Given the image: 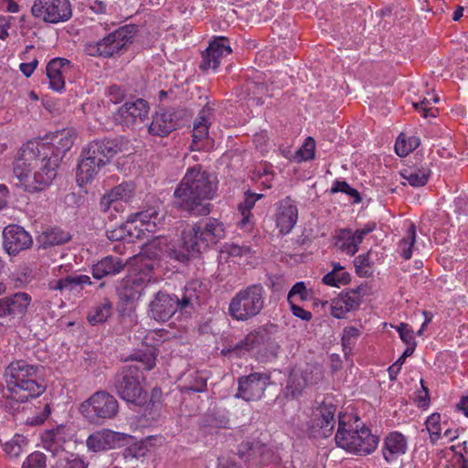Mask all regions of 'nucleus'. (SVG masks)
<instances>
[{
    "label": "nucleus",
    "mask_w": 468,
    "mask_h": 468,
    "mask_svg": "<svg viewBox=\"0 0 468 468\" xmlns=\"http://www.w3.org/2000/svg\"><path fill=\"white\" fill-rule=\"evenodd\" d=\"M121 151L122 144L117 138L90 142L81 152L77 166V182L83 185L93 180L99 171Z\"/></svg>",
    "instance_id": "6"
},
{
    "label": "nucleus",
    "mask_w": 468,
    "mask_h": 468,
    "mask_svg": "<svg viewBox=\"0 0 468 468\" xmlns=\"http://www.w3.org/2000/svg\"><path fill=\"white\" fill-rule=\"evenodd\" d=\"M27 444V440L24 435L15 434L14 437L4 444L3 450L10 457H18L23 447Z\"/></svg>",
    "instance_id": "38"
},
{
    "label": "nucleus",
    "mask_w": 468,
    "mask_h": 468,
    "mask_svg": "<svg viewBox=\"0 0 468 468\" xmlns=\"http://www.w3.org/2000/svg\"><path fill=\"white\" fill-rule=\"evenodd\" d=\"M180 381L182 390L203 392L207 388V377L197 370L184 373Z\"/></svg>",
    "instance_id": "34"
},
{
    "label": "nucleus",
    "mask_w": 468,
    "mask_h": 468,
    "mask_svg": "<svg viewBox=\"0 0 468 468\" xmlns=\"http://www.w3.org/2000/svg\"><path fill=\"white\" fill-rule=\"evenodd\" d=\"M349 310H346L345 302L341 297L332 300L331 314L335 318H343Z\"/></svg>",
    "instance_id": "57"
},
{
    "label": "nucleus",
    "mask_w": 468,
    "mask_h": 468,
    "mask_svg": "<svg viewBox=\"0 0 468 468\" xmlns=\"http://www.w3.org/2000/svg\"><path fill=\"white\" fill-rule=\"evenodd\" d=\"M133 360L135 363L133 365H138L141 367L143 372L149 371L155 367V356L153 353H143L134 356Z\"/></svg>",
    "instance_id": "50"
},
{
    "label": "nucleus",
    "mask_w": 468,
    "mask_h": 468,
    "mask_svg": "<svg viewBox=\"0 0 468 468\" xmlns=\"http://www.w3.org/2000/svg\"><path fill=\"white\" fill-rule=\"evenodd\" d=\"M419 145L418 139L411 138L409 146L406 145L405 141H398L395 145L396 153L399 156H406L410 152L414 150Z\"/></svg>",
    "instance_id": "59"
},
{
    "label": "nucleus",
    "mask_w": 468,
    "mask_h": 468,
    "mask_svg": "<svg viewBox=\"0 0 468 468\" xmlns=\"http://www.w3.org/2000/svg\"><path fill=\"white\" fill-rule=\"evenodd\" d=\"M180 125L179 112L174 109H169L161 112H156L153 116L148 132L154 136L165 137L176 130Z\"/></svg>",
    "instance_id": "25"
},
{
    "label": "nucleus",
    "mask_w": 468,
    "mask_h": 468,
    "mask_svg": "<svg viewBox=\"0 0 468 468\" xmlns=\"http://www.w3.org/2000/svg\"><path fill=\"white\" fill-rule=\"evenodd\" d=\"M335 246L350 256L357 252V247L354 243L351 229L346 228L340 229L336 237Z\"/></svg>",
    "instance_id": "37"
},
{
    "label": "nucleus",
    "mask_w": 468,
    "mask_h": 468,
    "mask_svg": "<svg viewBox=\"0 0 468 468\" xmlns=\"http://www.w3.org/2000/svg\"><path fill=\"white\" fill-rule=\"evenodd\" d=\"M296 295H299L301 301L308 299V292L303 282H298L292 287L287 296L288 303L292 302V298Z\"/></svg>",
    "instance_id": "55"
},
{
    "label": "nucleus",
    "mask_w": 468,
    "mask_h": 468,
    "mask_svg": "<svg viewBox=\"0 0 468 468\" xmlns=\"http://www.w3.org/2000/svg\"><path fill=\"white\" fill-rule=\"evenodd\" d=\"M145 377L138 365H125L118 369L112 378V388L124 401L138 407L147 402L148 394L144 387Z\"/></svg>",
    "instance_id": "8"
},
{
    "label": "nucleus",
    "mask_w": 468,
    "mask_h": 468,
    "mask_svg": "<svg viewBox=\"0 0 468 468\" xmlns=\"http://www.w3.org/2000/svg\"><path fill=\"white\" fill-rule=\"evenodd\" d=\"M48 149L43 140H31L23 144L14 162V175L19 186L28 193L44 190L51 182L42 185L37 176H46L48 169Z\"/></svg>",
    "instance_id": "3"
},
{
    "label": "nucleus",
    "mask_w": 468,
    "mask_h": 468,
    "mask_svg": "<svg viewBox=\"0 0 468 468\" xmlns=\"http://www.w3.org/2000/svg\"><path fill=\"white\" fill-rule=\"evenodd\" d=\"M126 90L117 84H112L108 88L107 96L112 103H120L123 101Z\"/></svg>",
    "instance_id": "56"
},
{
    "label": "nucleus",
    "mask_w": 468,
    "mask_h": 468,
    "mask_svg": "<svg viewBox=\"0 0 468 468\" xmlns=\"http://www.w3.org/2000/svg\"><path fill=\"white\" fill-rule=\"evenodd\" d=\"M250 338V333L240 341L236 343L233 346H230L227 349L222 350L223 355H229V354H236L238 356H240L244 352H249L255 348V346L253 343L249 341Z\"/></svg>",
    "instance_id": "46"
},
{
    "label": "nucleus",
    "mask_w": 468,
    "mask_h": 468,
    "mask_svg": "<svg viewBox=\"0 0 468 468\" xmlns=\"http://www.w3.org/2000/svg\"><path fill=\"white\" fill-rule=\"evenodd\" d=\"M31 13L46 23L58 24L71 18L72 8L69 0H35Z\"/></svg>",
    "instance_id": "16"
},
{
    "label": "nucleus",
    "mask_w": 468,
    "mask_h": 468,
    "mask_svg": "<svg viewBox=\"0 0 468 468\" xmlns=\"http://www.w3.org/2000/svg\"><path fill=\"white\" fill-rule=\"evenodd\" d=\"M265 306V290L254 283L239 290L229 303V314L236 321L246 322L261 314Z\"/></svg>",
    "instance_id": "10"
},
{
    "label": "nucleus",
    "mask_w": 468,
    "mask_h": 468,
    "mask_svg": "<svg viewBox=\"0 0 468 468\" xmlns=\"http://www.w3.org/2000/svg\"><path fill=\"white\" fill-rule=\"evenodd\" d=\"M217 176L197 164L186 172L174 191L172 206L191 216H207L213 208L210 201L216 197Z\"/></svg>",
    "instance_id": "2"
},
{
    "label": "nucleus",
    "mask_w": 468,
    "mask_h": 468,
    "mask_svg": "<svg viewBox=\"0 0 468 468\" xmlns=\"http://www.w3.org/2000/svg\"><path fill=\"white\" fill-rule=\"evenodd\" d=\"M139 31L138 26L127 24L107 34L99 41H90L84 46V51L91 57L112 58L122 54L133 42Z\"/></svg>",
    "instance_id": "9"
},
{
    "label": "nucleus",
    "mask_w": 468,
    "mask_h": 468,
    "mask_svg": "<svg viewBox=\"0 0 468 468\" xmlns=\"http://www.w3.org/2000/svg\"><path fill=\"white\" fill-rule=\"evenodd\" d=\"M341 342H342L344 355H345L346 358H348L352 355V350H353L356 341L352 340L349 337L343 335Z\"/></svg>",
    "instance_id": "64"
},
{
    "label": "nucleus",
    "mask_w": 468,
    "mask_h": 468,
    "mask_svg": "<svg viewBox=\"0 0 468 468\" xmlns=\"http://www.w3.org/2000/svg\"><path fill=\"white\" fill-rule=\"evenodd\" d=\"M263 195L261 194H256L250 191L245 193L244 202L239 205V209L241 210V214L243 216L241 220L242 224H245L249 221L251 208L255 206L256 201L261 199Z\"/></svg>",
    "instance_id": "44"
},
{
    "label": "nucleus",
    "mask_w": 468,
    "mask_h": 468,
    "mask_svg": "<svg viewBox=\"0 0 468 468\" xmlns=\"http://www.w3.org/2000/svg\"><path fill=\"white\" fill-rule=\"evenodd\" d=\"M32 297L25 292H18L0 298V318L6 322H20L31 304Z\"/></svg>",
    "instance_id": "19"
},
{
    "label": "nucleus",
    "mask_w": 468,
    "mask_h": 468,
    "mask_svg": "<svg viewBox=\"0 0 468 468\" xmlns=\"http://www.w3.org/2000/svg\"><path fill=\"white\" fill-rule=\"evenodd\" d=\"M203 292L202 283L198 281L187 282L180 294L159 291L149 304V313L158 322H166L176 314L190 315L200 305Z\"/></svg>",
    "instance_id": "5"
},
{
    "label": "nucleus",
    "mask_w": 468,
    "mask_h": 468,
    "mask_svg": "<svg viewBox=\"0 0 468 468\" xmlns=\"http://www.w3.org/2000/svg\"><path fill=\"white\" fill-rule=\"evenodd\" d=\"M271 383V376L267 373L253 372L238 378V390L235 395L245 401L260 400Z\"/></svg>",
    "instance_id": "17"
},
{
    "label": "nucleus",
    "mask_w": 468,
    "mask_h": 468,
    "mask_svg": "<svg viewBox=\"0 0 468 468\" xmlns=\"http://www.w3.org/2000/svg\"><path fill=\"white\" fill-rule=\"evenodd\" d=\"M298 219V208L294 201L287 197L279 202L276 213V226L282 234H288Z\"/></svg>",
    "instance_id": "26"
},
{
    "label": "nucleus",
    "mask_w": 468,
    "mask_h": 468,
    "mask_svg": "<svg viewBox=\"0 0 468 468\" xmlns=\"http://www.w3.org/2000/svg\"><path fill=\"white\" fill-rule=\"evenodd\" d=\"M112 303L108 298L95 306H93L88 313L87 320L91 325L103 324L112 314Z\"/></svg>",
    "instance_id": "35"
},
{
    "label": "nucleus",
    "mask_w": 468,
    "mask_h": 468,
    "mask_svg": "<svg viewBox=\"0 0 468 468\" xmlns=\"http://www.w3.org/2000/svg\"><path fill=\"white\" fill-rule=\"evenodd\" d=\"M351 282V275L347 271L337 272L334 276V282L332 283H325L329 286L339 287L340 285L348 284Z\"/></svg>",
    "instance_id": "62"
},
{
    "label": "nucleus",
    "mask_w": 468,
    "mask_h": 468,
    "mask_svg": "<svg viewBox=\"0 0 468 468\" xmlns=\"http://www.w3.org/2000/svg\"><path fill=\"white\" fill-rule=\"evenodd\" d=\"M248 94L258 101V103L262 104L263 96L268 95V86L264 82L249 81L246 84Z\"/></svg>",
    "instance_id": "45"
},
{
    "label": "nucleus",
    "mask_w": 468,
    "mask_h": 468,
    "mask_svg": "<svg viewBox=\"0 0 468 468\" xmlns=\"http://www.w3.org/2000/svg\"><path fill=\"white\" fill-rule=\"evenodd\" d=\"M71 62L64 58H52L46 67L49 87L55 91H61L65 88V74L70 71Z\"/></svg>",
    "instance_id": "28"
},
{
    "label": "nucleus",
    "mask_w": 468,
    "mask_h": 468,
    "mask_svg": "<svg viewBox=\"0 0 468 468\" xmlns=\"http://www.w3.org/2000/svg\"><path fill=\"white\" fill-rule=\"evenodd\" d=\"M38 65V60L37 58H34L32 59V61L30 62H24V63H21L20 66H19V69L21 70V72L26 76V77H30L34 70L36 69V68L37 67Z\"/></svg>",
    "instance_id": "63"
},
{
    "label": "nucleus",
    "mask_w": 468,
    "mask_h": 468,
    "mask_svg": "<svg viewBox=\"0 0 468 468\" xmlns=\"http://www.w3.org/2000/svg\"><path fill=\"white\" fill-rule=\"evenodd\" d=\"M354 264L356 267V272L360 277H370L372 275L371 261H370V250L366 254L359 255L355 258Z\"/></svg>",
    "instance_id": "43"
},
{
    "label": "nucleus",
    "mask_w": 468,
    "mask_h": 468,
    "mask_svg": "<svg viewBox=\"0 0 468 468\" xmlns=\"http://www.w3.org/2000/svg\"><path fill=\"white\" fill-rule=\"evenodd\" d=\"M336 405L324 399L314 411L308 435L313 438H328L335 430Z\"/></svg>",
    "instance_id": "15"
},
{
    "label": "nucleus",
    "mask_w": 468,
    "mask_h": 468,
    "mask_svg": "<svg viewBox=\"0 0 468 468\" xmlns=\"http://www.w3.org/2000/svg\"><path fill=\"white\" fill-rule=\"evenodd\" d=\"M90 276L85 274H71L64 277L65 290L73 291L77 288L83 289L84 285H90Z\"/></svg>",
    "instance_id": "42"
},
{
    "label": "nucleus",
    "mask_w": 468,
    "mask_h": 468,
    "mask_svg": "<svg viewBox=\"0 0 468 468\" xmlns=\"http://www.w3.org/2000/svg\"><path fill=\"white\" fill-rule=\"evenodd\" d=\"M431 176V170L428 168H407L401 172V176L406 179L413 187L423 186L427 184Z\"/></svg>",
    "instance_id": "36"
},
{
    "label": "nucleus",
    "mask_w": 468,
    "mask_h": 468,
    "mask_svg": "<svg viewBox=\"0 0 468 468\" xmlns=\"http://www.w3.org/2000/svg\"><path fill=\"white\" fill-rule=\"evenodd\" d=\"M309 384H313L310 373L307 371L292 370L288 376L282 394L287 400L297 399L302 396L303 389Z\"/></svg>",
    "instance_id": "29"
},
{
    "label": "nucleus",
    "mask_w": 468,
    "mask_h": 468,
    "mask_svg": "<svg viewBox=\"0 0 468 468\" xmlns=\"http://www.w3.org/2000/svg\"><path fill=\"white\" fill-rule=\"evenodd\" d=\"M5 384L6 385L5 386L2 382H0V405L5 407V409H11L13 408L11 401L14 400L11 399V397L9 396L8 384Z\"/></svg>",
    "instance_id": "61"
},
{
    "label": "nucleus",
    "mask_w": 468,
    "mask_h": 468,
    "mask_svg": "<svg viewBox=\"0 0 468 468\" xmlns=\"http://www.w3.org/2000/svg\"><path fill=\"white\" fill-rule=\"evenodd\" d=\"M134 440L132 435L102 429L90 434L86 440V446L93 452H105L111 449L123 447Z\"/></svg>",
    "instance_id": "18"
},
{
    "label": "nucleus",
    "mask_w": 468,
    "mask_h": 468,
    "mask_svg": "<svg viewBox=\"0 0 468 468\" xmlns=\"http://www.w3.org/2000/svg\"><path fill=\"white\" fill-rule=\"evenodd\" d=\"M225 237L224 223L216 218H206L184 229L176 241L169 242L166 238L158 237L150 246L158 256L186 264Z\"/></svg>",
    "instance_id": "1"
},
{
    "label": "nucleus",
    "mask_w": 468,
    "mask_h": 468,
    "mask_svg": "<svg viewBox=\"0 0 468 468\" xmlns=\"http://www.w3.org/2000/svg\"><path fill=\"white\" fill-rule=\"evenodd\" d=\"M237 454L248 468H274L280 463V457L274 451L259 441L241 442Z\"/></svg>",
    "instance_id": "13"
},
{
    "label": "nucleus",
    "mask_w": 468,
    "mask_h": 468,
    "mask_svg": "<svg viewBox=\"0 0 468 468\" xmlns=\"http://www.w3.org/2000/svg\"><path fill=\"white\" fill-rule=\"evenodd\" d=\"M165 219V213L163 211L162 202L151 197L146 203L142 207V209L136 213L131 214L128 218V223L133 224L135 221H140L142 227L148 232H154L158 224H161Z\"/></svg>",
    "instance_id": "22"
},
{
    "label": "nucleus",
    "mask_w": 468,
    "mask_h": 468,
    "mask_svg": "<svg viewBox=\"0 0 468 468\" xmlns=\"http://www.w3.org/2000/svg\"><path fill=\"white\" fill-rule=\"evenodd\" d=\"M71 239L69 232L59 228H48L37 238L38 249H48L67 243Z\"/></svg>",
    "instance_id": "33"
},
{
    "label": "nucleus",
    "mask_w": 468,
    "mask_h": 468,
    "mask_svg": "<svg viewBox=\"0 0 468 468\" xmlns=\"http://www.w3.org/2000/svg\"><path fill=\"white\" fill-rule=\"evenodd\" d=\"M3 250L9 256H17L20 252L29 250L33 245V238L23 227L9 224L2 232Z\"/></svg>",
    "instance_id": "21"
},
{
    "label": "nucleus",
    "mask_w": 468,
    "mask_h": 468,
    "mask_svg": "<svg viewBox=\"0 0 468 468\" xmlns=\"http://www.w3.org/2000/svg\"><path fill=\"white\" fill-rule=\"evenodd\" d=\"M42 371L43 367L29 364L27 360L12 361L4 372L11 399L24 403L42 395L47 388Z\"/></svg>",
    "instance_id": "4"
},
{
    "label": "nucleus",
    "mask_w": 468,
    "mask_h": 468,
    "mask_svg": "<svg viewBox=\"0 0 468 468\" xmlns=\"http://www.w3.org/2000/svg\"><path fill=\"white\" fill-rule=\"evenodd\" d=\"M407 441L399 432H390L385 439L382 449L383 456L387 462L395 460L399 455L406 452Z\"/></svg>",
    "instance_id": "32"
},
{
    "label": "nucleus",
    "mask_w": 468,
    "mask_h": 468,
    "mask_svg": "<svg viewBox=\"0 0 468 468\" xmlns=\"http://www.w3.org/2000/svg\"><path fill=\"white\" fill-rule=\"evenodd\" d=\"M136 186L133 181H123L106 192L100 200V210L108 212L112 208L115 212L123 210L122 203H130L135 196Z\"/></svg>",
    "instance_id": "20"
},
{
    "label": "nucleus",
    "mask_w": 468,
    "mask_h": 468,
    "mask_svg": "<svg viewBox=\"0 0 468 468\" xmlns=\"http://www.w3.org/2000/svg\"><path fill=\"white\" fill-rule=\"evenodd\" d=\"M252 174L254 179H261L263 177H266V180L262 181V185L264 186V187L270 188L271 186V181L274 176L271 164L268 162L261 163L254 168Z\"/></svg>",
    "instance_id": "41"
},
{
    "label": "nucleus",
    "mask_w": 468,
    "mask_h": 468,
    "mask_svg": "<svg viewBox=\"0 0 468 468\" xmlns=\"http://www.w3.org/2000/svg\"><path fill=\"white\" fill-rule=\"evenodd\" d=\"M132 224L128 223L126 225H123L120 227L119 229H115L112 230H107V237L109 239L112 240H122L125 239V232L128 233L130 238H133V234L131 230Z\"/></svg>",
    "instance_id": "53"
},
{
    "label": "nucleus",
    "mask_w": 468,
    "mask_h": 468,
    "mask_svg": "<svg viewBox=\"0 0 468 468\" xmlns=\"http://www.w3.org/2000/svg\"><path fill=\"white\" fill-rule=\"evenodd\" d=\"M346 414L339 413L338 428L335 436L336 445L360 456L373 452L377 449L379 438L372 434L367 427L359 428L358 417L355 418L354 424L350 423V420L346 422Z\"/></svg>",
    "instance_id": "7"
},
{
    "label": "nucleus",
    "mask_w": 468,
    "mask_h": 468,
    "mask_svg": "<svg viewBox=\"0 0 468 468\" xmlns=\"http://www.w3.org/2000/svg\"><path fill=\"white\" fill-rule=\"evenodd\" d=\"M292 314L303 321H310L313 317L311 312L304 310L300 305L295 304L293 302L289 303Z\"/></svg>",
    "instance_id": "60"
},
{
    "label": "nucleus",
    "mask_w": 468,
    "mask_h": 468,
    "mask_svg": "<svg viewBox=\"0 0 468 468\" xmlns=\"http://www.w3.org/2000/svg\"><path fill=\"white\" fill-rule=\"evenodd\" d=\"M41 442L45 450L51 452L53 456H59L65 452L64 445L67 442L66 427L57 426L54 429L46 430L41 434Z\"/></svg>",
    "instance_id": "31"
},
{
    "label": "nucleus",
    "mask_w": 468,
    "mask_h": 468,
    "mask_svg": "<svg viewBox=\"0 0 468 468\" xmlns=\"http://www.w3.org/2000/svg\"><path fill=\"white\" fill-rule=\"evenodd\" d=\"M80 410L89 422L102 425L118 415L119 402L108 391L99 390L80 404Z\"/></svg>",
    "instance_id": "11"
},
{
    "label": "nucleus",
    "mask_w": 468,
    "mask_h": 468,
    "mask_svg": "<svg viewBox=\"0 0 468 468\" xmlns=\"http://www.w3.org/2000/svg\"><path fill=\"white\" fill-rule=\"evenodd\" d=\"M77 138L76 131L73 128H67L58 131L50 136L49 142L44 141V145L49 150L48 154V169L46 176H38L42 185L52 182L57 176V168L59 161L65 154L71 149Z\"/></svg>",
    "instance_id": "12"
},
{
    "label": "nucleus",
    "mask_w": 468,
    "mask_h": 468,
    "mask_svg": "<svg viewBox=\"0 0 468 468\" xmlns=\"http://www.w3.org/2000/svg\"><path fill=\"white\" fill-rule=\"evenodd\" d=\"M416 239V227L413 223L410 224L407 237H404L400 242L401 256L404 260H410L412 256V247Z\"/></svg>",
    "instance_id": "39"
},
{
    "label": "nucleus",
    "mask_w": 468,
    "mask_h": 468,
    "mask_svg": "<svg viewBox=\"0 0 468 468\" xmlns=\"http://www.w3.org/2000/svg\"><path fill=\"white\" fill-rule=\"evenodd\" d=\"M398 332L399 334L401 340L408 346H413V343H416L414 340L413 332L410 328L408 324L401 323L400 325L398 327Z\"/></svg>",
    "instance_id": "58"
},
{
    "label": "nucleus",
    "mask_w": 468,
    "mask_h": 468,
    "mask_svg": "<svg viewBox=\"0 0 468 468\" xmlns=\"http://www.w3.org/2000/svg\"><path fill=\"white\" fill-rule=\"evenodd\" d=\"M339 296L345 302L346 310H349V312L358 309L361 303V300L358 299V296L350 290L343 292Z\"/></svg>",
    "instance_id": "51"
},
{
    "label": "nucleus",
    "mask_w": 468,
    "mask_h": 468,
    "mask_svg": "<svg viewBox=\"0 0 468 468\" xmlns=\"http://www.w3.org/2000/svg\"><path fill=\"white\" fill-rule=\"evenodd\" d=\"M232 49L229 45V39L225 37H216L209 43V46L202 53V61L199 69L207 71L209 69H217L220 59L230 55Z\"/></svg>",
    "instance_id": "24"
},
{
    "label": "nucleus",
    "mask_w": 468,
    "mask_h": 468,
    "mask_svg": "<svg viewBox=\"0 0 468 468\" xmlns=\"http://www.w3.org/2000/svg\"><path fill=\"white\" fill-rule=\"evenodd\" d=\"M149 105L144 99H137L135 101H126L114 113V121L122 126L130 127L137 122H142L148 115Z\"/></svg>",
    "instance_id": "23"
},
{
    "label": "nucleus",
    "mask_w": 468,
    "mask_h": 468,
    "mask_svg": "<svg viewBox=\"0 0 468 468\" xmlns=\"http://www.w3.org/2000/svg\"><path fill=\"white\" fill-rule=\"evenodd\" d=\"M440 414L433 413L426 420V427L432 440H437L440 437Z\"/></svg>",
    "instance_id": "52"
},
{
    "label": "nucleus",
    "mask_w": 468,
    "mask_h": 468,
    "mask_svg": "<svg viewBox=\"0 0 468 468\" xmlns=\"http://www.w3.org/2000/svg\"><path fill=\"white\" fill-rule=\"evenodd\" d=\"M89 463L78 455L70 454V457L60 458L55 468H88Z\"/></svg>",
    "instance_id": "49"
},
{
    "label": "nucleus",
    "mask_w": 468,
    "mask_h": 468,
    "mask_svg": "<svg viewBox=\"0 0 468 468\" xmlns=\"http://www.w3.org/2000/svg\"><path fill=\"white\" fill-rule=\"evenodd\" d=\"M125 266L126 263L122 258L113 255L105 256L92 265V276L96 280L113 277L121 273Z\"/></svg>",
    "instance_id": "30"
},
{
    "label": "nucleus",
    "mask_w": 468,
    "mask_h": 468,
    "mask_svg": "<svg viewBox=\"0 0 468 468\" xmlns=\"http://www.w3.org/2000/svg\"><path fill=\"white\" fill-rule=\"evenodd\" d=\"M154 266L146 262L142 264L134 273L128 275L122 281L117 288V293L121 301L132 303L142 296L143 292L153 279Z\"/></svg>",
    "instance_id": "14"
},
{
    "label": "nucleus",
    "mask_w": 468,
    "mask_h": 468,
    "mask_svg": "<svg viewBox=\"0 0 468 468\" xmlns=\"http://www.w3.org/2000/svg\"><path fill=\"white\" fill-rule=\"evenodd\" d=\"M133 441H130L129 444H127L126 448L124 449L122 455L125 459L128 458H139L141 456H144L145 454V448L137 443H133Z\"/></svg>",
    "instance_id": "54"
},
{
    "label": "nucleus",
    "mask_w": 468,
    "mask_h": 468,
    "mask_svg": "<svg viewBox=\"0 0 468 468\" xmlns=\"http://www.w3.org/2000/svg\"><path fill=\"white\" fill-rule=\"evenodd\" d=\"M22 468H47V457L43 452L36 451L27 457Z\"/></svg>",
    "instance_id": "48"
},
{
    "label": "nucleus",
    "mask_w": 468,
    "mask_h": 468,
    "mask_svg": "<svg viewBox=\"0 0 468 468\" xmlns=\"http://www.w3.org/2000/svg\"><path fill=\"white\" fill-rule=\"evenodd\" d=\"M279 332V325L271 322L262 324L253 331L250 332L249 341L254 344L255 347L258 346H266L271 353L277 356V351L280 346L275 340V335Z\"/></svg>",
    "instance_id": "27"
},
{
    "label": "nucleus",
    "mask_w": 468,
    "mask_h": 468,
    "mask_svg": "<svg viewBox=\"0 0 468 468\" xmlns=\"http://www.w3.org/2000/svg\"><path fill=\"white\" fill-rule=\"evenodd\" d=\"M315 141L312 137H307L303 144L296 151L294 158L297 162L310 161L314 158Z\"/></svg>",
    "instance_id": "40"
},
{
    "label": "nucleus",
    "mask_w": 468,
    "mask_h": 468,
    "mask_svg": "<svg viewBox=\"0 0 468 468\" xmlns=\"http://www.w3.org/2000/svg\"><path fill=\"white\" fill-rule=\"evenodd\" d=\"M193 144H196L197 149L203 148L204 140L208 139V125L203 122H197L193 129Z\"/></svg>",
    "instance_id": "47"
}]
</instances>
